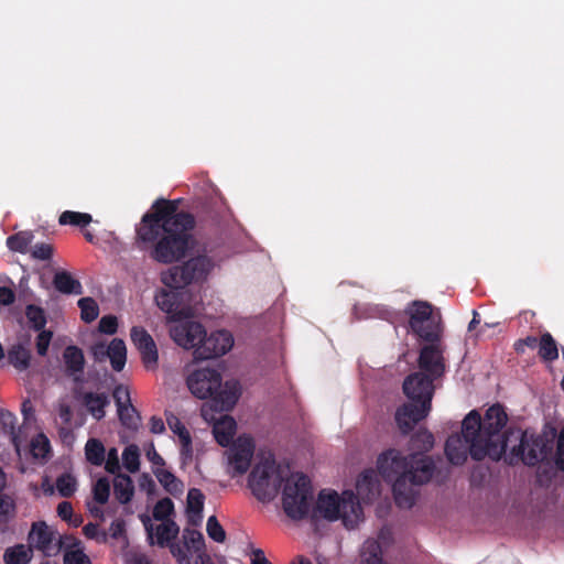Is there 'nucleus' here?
I'll return each mask as SVG.
<instances>
[{"instance_id":"nucleus-21","label":"nucleus","mask_w":564,"mask_h":564,"mask_svg":"<svg viewBox=\"0 0 564 564\" xmlns=\"http://www.w3.org/2000/svg\"><path fill=\"white\" fill-rule=\"evenodd\" d=\"M237 423L234 420V417L223 414L213 426V434L216 440V442L223 446L227 447L229 446L234 440V436L236 434Z\"/></svg>"},{"instance_id":"nucleus-18","label":"nucleus","mask_w":564,"mask_h":564,"mask_svg":"<svg viewBox=\"0 0 564 564\" xmlns=\"http://www.w3.org/2000/svg\"><path fill=\"white\" fill-rule=\"evenodd\" d=\"M140 520L142 521L144 529L148 533V539L151 545L154 544L153 539V524L151 519L147 514L140 516ZM180 532L178 525L173 520L163 521L161 524L155 528V543L160 546H165L176 539Z\"/></svg>"},{"instance_id":"nucleus-31","label":"nucleus","mask_w":564,"mask_h":564,"mask_svg":"<svg viewBox=\"0 0 564 564\" xmlns=\"http://www.w3.org/2000/svg\"><path fill=\"white\" fill-rule=\"evenodd\" d=\"M362 564H383L382 547L379 541L368 539L365 541L361 550Z\"/></svg>"},{"instance_id":"nucleus-40","label":"nucleus","mask_w":564,"mask_h":564,"mask_svg":"<svg viewBox=\"0 0 564 564\" xmlns=\"http://www.w3.org/2000/svg\"><path fill=\"white\" fill-rule=\"evenodd\" d=\"M77 304L80 308V318L85 323H91L98 317L99 306L93 297H82Z\"/></svg>"},{"instance_id":"nucleus-28","label":"nucleus","mask_w":564,"mask_h":564,"mask_svg":"<svg viewBox=\"0 0 564 564\" xmlns=\"http://www.w3.org/2000/svg\"><path fill=\"white\" fill-rule=\"evenodd\" d=\"M108 358L112 369L118 372L121 371L127 361V348L124 341L120 338H113L108 345Z\"/></svg>"},{"instance_id":"nucleus-45","label":"nucleus","mask_w":564,"mask_h":564,"mask_svg":"<svg viewBox=\"0 0 564 564\" xmlns=\"http://www.w3.org/2000/svg\"><path fill=\"white\" fill-rule=\"evenodd\" d=\"M122 459L124 467L130 473H135L140 468V453L139 448L134 445L128 446L122 453Z\"/></svg>"},{"instance_id":"nucleus-36","label":"nucleus","mask_w":564,"mask_h":564,"mask_svg":"<svg viewBox=\"0 0 564 564\" xmlns=\"http://www.w3.org/2000/svg\"><path fill=\"white\" fill-rule=\"evenodd\" d=\"M539 356L544 361H553L558 358V349L556 341L550 333L541 336L539 341Z\"/></svg>"},{"instance_id":"nucleus-33","label":"nucleus","mask_w":564,"mask_h":564,"mask_svg":"<svg viewBox=\"0 0 564 564\" xmlns=\"http://www.w3.org/2000/svg\"><path fill=\"white\" fill-rule=\"evenodd\" d=\"M106 448L97 438H89L85 445V456L87 462L94 466H101L105 462Z\"/></svg>"},{"instance_id":"nucleus-11","label":"nucleus","mask_w":564,"mask_h":564,"mask_svg":"<svg viewBox=\"0 0 564 564\" xmlns=\"http://www.w3.org/2000/svg\"><path fill=\"white\" fill-rule=\"evenodd\" d=\"M517 434L519 444L513 446L510 455L506 457L509 465L522 462L524 465L533 467L550 454L552 447L544 436L528 430H519Z\"/></svg>"},{"instance_id":"nucleus-43","label":"nucleus","mask_w":564,"mask_h":564,"mask_svg":"<svg viewBox=\"0 0 564 564\" xmlns=\"http://www.w3.org/2000/svg\"><path fill=\"white\" fill-rule=\"evenodd\" d=\"M174 513V503L172 499L165 497L160 499L153 508V518L158 521L170 520V516Z\"/></svg>"},{"instance_id":"nucleus-58","label":"nucleus","mask_w":564,"mask_h":564,"mask_svg":"<svg viewBox=\"0 0 564 564\" xmlns=\"http://www.w3.org/2000/svg\"><path fill=\"white\" fill-rule=\"evenodd\" d=\"M57 514L64 521H70L73 516V506L68 501H62L57 506Z\"/></svg>"},{"instance_id":"nucleus-44","label":"nucleus","mask_w":564,"mask_h":564,"mask_svg":"<svg viewBox=\"0 0 564 564\" xmlns=\"http://www.w3.org/2000/svg\"><path fill=\"white\" fill-rule=\"evenodd\" d=\"M76 479L70 474H64L56 479L58 494L64 498H69L76 491Z\"/></svg>"},{"instance_id":"nucleus-24","label":"nucleus","mask_w":564,"mask_h":564,"mask_svg":"<svg viewBox=\"0 0 564 564\" xmlns=\"http://www.w3.org/2000/svg\"><path fill=\"white\" fill-rule=\"evenodd\" d=\"M63 359L65 362L66 373L73 376L77 380V375H82L85 368L84 352L77 346L70 345L64 349Z\"/></svg>"},{"instance_id":"nucleus-57","label":"nucleus","mask_w":564,"mask_h":564,"mask_svg":"<svg viewBox=\"0 0 564 564\" xmlns=\"http://www.w3.org/2000/svg\"><path fill=\"white\" fill-rule=\"evenodd\" d=\"M91 354L96 361H104L106 358H108L109 355L108 346H106L104 343H97L93 345Z\"/></svg>"},{"instance_id":"nucleus-10","label":"nucleus","mask_w":564,"mask_h":564,"mask_svg":"<svg viewBox=\"0 0 564 564\" xmlns=\"http://www.w3.org/2000/svg\"><path fill=\"white\" fill-rule=\"evenodd\" d=\"M410 330L423 341H440L442 337L441 321L434 315L433 305L425 301H413L406 308Z\"/></svg>"},{"instance_id":"nucleus-4","label":"nucleus","mask_w":564,"mask_h":564,"mask_svg":"<svg viewBox=\"0 0 564 564\" xmlns=\"http://www.w3.org/2000/svg\"><path fill=\"white\" fill-rule=\"evenodd\" d=\"M189 391L198 399H209L202 406V414L209 420L208 412H228L237 403L241 388L237 380H228L223 383L221 375L213 368H199L194 370L186 380ZM210 420H215L210 416Z\"/></svg>"},{"instance_id":"nucleus-20","label":"nucleus","mask_w":564,"mask_h":564,"mask_svg":"<svg viewBox=\"0 0 564 564\" xmlns=\"http://www.w3.org/2000/svg\"><path fill=\"white\" fill-rule=\"evenodd\" d=\"M165 416L170 430L178 437L182 458L184 460L191 459L193 456V445L188 430L175 414L166 413Z\"/></svg>"},{"instance_id":"nucleus-34","label":"nucleus","mask_w":564,"mask_h":564,"mask_svg":"<svg viewBox=\"0 0 564 564\" xmlns=\"http://www.w3.org/2000/svg\"><path fill=\"white\" fill-rule=\"evenodd\" d=\"M8 359L15 369L23 371L30 366L31 352L22 345H18L9 350Z\"/></svg>"},{"instance_id":"nucleus-48","label":"nucleus","mask_w":564,"mask_h":564,"mask_svg":"<svg viewBox=\"0 0 564 564\" xmlns=\"http://www.w3.org/2000/svg\"><path fill=\"white\" fill-rule=\"evenodd\" d=\"M554 465L557 470L564 471V426L560 430L556 438Z\"/></svg>"},{"instance_id":"nucleus-26","label":"nucleus","mask_w":564,"mask_h":564,"mask_svg":"<svg viewBox=\"0 0 564 564\" xmlns=\"http://www.w3.org/2000/svg\"><path fill=\"white\" fill-rule=\"evenodd\" d=\"M54 288L63 294H82L83 286L80 282L73 278L67 271H57L53 278Z\"/></svg>"},{"instance_id":"nucleus-59","label":"nucleus","mask_w":564,"mask_h":564,"mask_svg":"<svg viewBox=\"0 0 564 564\" xmlns=\"http://www.w3.org/2000/svg\"><path fill=\"white\" fill-rule=\"evenodd\" d=\"M109 532H110L111 538H113V539H119L120 536H122L126 532L124 521L121 519H117V520L112 521L110 524V528H109Z\"/></svg>"},{"instance_id":"nucleus-55","label":"nucleus","mask_w":564,"mask_h":564,"mask_svg":"<svg viewBox=\"0 0 564 564\" xmlns=\"http://www.w3.org/2000/svg\"><path fill=\"white\" fill-rule=\"evenodd\" d=\"M104 463H105V469L108 473L116 474V475L118 474V471L120 470V464H119L116 448H111L108 452V457H107L106 462H104Z\"/></svg>"},{"instance_id":"nucleus-25","label":"nucleus","mask_w":564,"mask_h":564,"mask_svg":"<svg viewBox=\"0 0 564 564\" xmlns=\"http://www.w3.org/2000/svg\"><path fill=\"white\" fill-rule=\"evenodd\" d=\"M205 496L200 489L191 488L187 492L188 521L193 525L199 524L204 509Z\"/></svg>"},{"instance_id":"nucleus-17","label":"nucleus","mask_w":564,"mask_h":564,"mask_svg":"<svg viewBox=\"0 0 564 564\" xmlns=\"http://www.w3.org/2000/svg\"><path fill=\"white\" fill-rule=\"evenodd\" d=\"M131 340L137 349L140 351L142 362L149 370L158 367V348L151 335L140 326H134L131 329Z\"/></svg>"},{"instance_id":"nucleus-13","label":"nucleus","mask_w":564,"mask_h":564,"mask_svg":"<svg viewBox=\"0 0 564 564\" xmlns=\"http://www.w3.org/2000/svg\"><path fill=\"white\" fill-rule=\"evenodd\" d=\"M234 346V337L228 330H216L207 336L205 333L202 341L194 350L197 360L218 358L227 354Z\"/></svg>"},{"instance_id":"nucleus-7","label":"nucleus","mask_w":564,"mask_h":564,"mask_svg":"<svg viewBox=\"0 0 564 564\" xmlns=\"http://www.w3.org/2000/svg\"><path fill=\"white\" fill-rule=\"evenodd\" d=\"M213 268L214 262L208 256H197L162 272L161 281L170 289L180 290L193 283L204 282Z\"/></svg>"},{"instance_id":"nucleus-8","label":"nucleus","mask_w":564,"mask_h":564,"mask_svg":"<svg viewBox=\"0 0 564 564\" xmlns=\"http://www.w3.org/2000/svg\"><path fill=\"white\" fill-rule=\"evenodd\" d=\"M313 491L310 478L301 473L293 474L284 485L282 495L283 510L293 520L306 518L310 511Z\"/></svg>"},{"instance_id":"nucleus-60","label":"nucleus","mask_w":564,"mask_h":564,"mask_svg":"<svg viewBox=\"0 0 564 564\" xmlns=\"http://www.w3.org/2000/svg\"><path fill=\"white\" fill-rule=\"evenodd\" d=\"M170 551L172 555L177 560L178 563H183L184 561H187V553L188 551L186 546H182L177 543H171L170 544Z\"/></svg>"},{"instance_id":"nucleus-16","label":"nucleus","mask_w":564,"mask_h":564,"mask_svg":"<svg viewBox=\"0 0 564 564\" xmlns=\"http://www.w3.org/2000/svg\"><path fill=\"white\" fill-rule=\"evenodd\" d=\"M254 442L250 436H239L228 449V464L234 475H243L250 467Z\"/></svg>"},{"instance_id":"nucleus-46","label":"nucleus","mask_w":564,"mask_h":564,"mask_svg":"<svg viewBox=\"0 0 564 564\" xmlns=\"http://www.w3.org/2000/svg\"><path fill=\"white\" fill-rule=\"evenodd\" d=\"M206 531L208 536L218 543H224L226 540V532L223 525L217 520L216 516H210L207 519Z\"/></svg>"},{"instance_id":"nucleus-38","label":"nucleus","mask_w":564,"mask_h":564,"mask_svg":"<svg viewBox=\"0 0 564 564\" xmlns=\"http://www.w3.org/2000/svg\"><path fill=\"white\" fill-rule=\"evenodd\" d=\"M118 416L121 424L129 430L137 431L141 424V415L132 404L118 410Z\"/></svg>"},{"instance_id":"nucleus-64","label":"nucleus","mask_w":564,"mask_h":564,"mask_svg":"<svg viewBox=\"0 0 564 564\" xmlns=\"http://www.w3.org/2000/svg\"><path fill=\"white\" fill-rule=\"evenodd\" d=\"M58 414H59V417L63 421V423L66 424V425H69V423L72 421V416H73V413H72V410H70L69 405L62 404L59 406Z\"/></svg>"},{"instance_id":"nucleus-23","label":"nucleus","mask_w":564,"mask_h":564,"mask_svg":"<svg viewBox=\"0 0 564 564\" xmlns=\"http://www.w3.org/2000/svg\"><path fill=\"white\" fill-rule=\"evenodd\" d=\"M82 402L91 416L100 421L106 415L105 409L110 404V399L104 392H85L82 397Z\"/></svg>"},{"instance_id":"nucleus-14","label":"nucleus","mask_w":564,"mask_h":564,"mask_svg":"<svg viewBox=\"0 0 564 564\" xmlns=\"http://www.w3.org/2000/svg\"><path fill=\"white\" fill-rule=\"evenodd\" d=\"M29 545L43 552L46 556L62 551L65 536L52 531L44 522L34 523L28 536Z\"/></svg>"},{"instance_id":"nucleus-35","label":"nucleus","mask_w":564,"mask_h":564,"mask_svg":"<svg viewBox=\"0 0 564 564\" xmlns=\"http://www.w3.org/2000/svg\"><path fill=\"white\" fill-rule=\"evenodd\" d=\"M31 231H19L7 238V246L11 251L25 253L33 241Z\"/></svg>"},{"instance_id":"nucleus-15","label":"nucleus","mask_w":564,"mask_h":564,"mask_svg":"<svg viewBox=\"0 0 564 564\" xmlns=\"http://www.w3.org/2000/svg\"><path fill=\"white\" fill-rule=\"evenodd\" d=\"M205 335V328L198 322L178 319L170 327L171 338L185 349H196Z\"/></svg>"},{"instance_id":"nucleus-9","label":"nucleus","mask_w":564,"mask_h":564,"mask_svg":"<svg viewBox=\"0 0 564 564\" xmlns=\"http://www.w3.org/2000/svg\"><path fill=\"white\" fill-rule=\"evenodd\" d=\"M282 482L283 477L273 456L256 464L248 478L253 496L262 502L271 501L278 495Z\"/></svg>"},{"instance_id":"nucleus-62","label":"nucleus","mask_w":564,"mask_h":564,"mask_svg":"<svg viewBox=\"0 0 564 564\" xmlns=\"http://www.w3.org/2000/svg\"><path fill=\"white\" fill-rule=\"evenodd\" d=\"M0 421L4 427H10L14 430L15 416L9 411L0 412Z\"/></svg>"},{"instance_id":"nucleus-30","label":"nucleus","mask_w":564,"mask_h":564,"mask_svg":"<svg viewBox=\"0 0 564 564\" xmlns=\"http://www.w3.org/2000/svg\"><path fill=\"white\" fill-rule=\"evenodd\" d=\"M33 555L30 545L18 544L6 550L3 560L6 564H28Z\"/></svg>"},{"instance_id":"nucleus-53","label":"nucleus","mask_w":564,"mask_h":564,"mask_svg":"<svg viewBox=\"0 0 564 564\" xmlns=\"http://www.w3.org/2000/svg\"><path fill=\"white\" fill-rule=\"evenodd\" d=\"M54 249L50 243H36L32 250V257L37 260H50L53 256Z\"/></svg>"},{"instance_id":"nucleus-41","label":"nucleus","mask_w":564,"mask_h":564,"mask_svg":"<svg viewBox=\"0 0 564 564\" xmlns=\"http://www.w3.org/2000/svg\"><path fill=\"white\" fill-rule=\"evenodd\" d=\"M183 538L187 550L193 549L194 552L198 553L205 549V540L202 532L194 529H185Z\"/></svg>"},{"instance_id":"nucleus-56","label":"nucleus","mask_w":564,"mask_h":564,"mask_svg":"<svg viewBox=\"0 0 564 564\" xmlns=\"http://www.w3.org/2000/svg\"><path fill=\"white\" fill-rule=\"evenodd\" d=\"M15 292L7 286H0V304L3 306H9L15 301Z\"/></svg>"},{"instance_id":"nucleus-37","label":"nucleus","mask_w":564,"mask_h":564,"mask_svg":"<svg viewBox=\"0 0 564 564\" xmlns=\"http://www.w3.org/2000/svg\"><path fill=\"white\" fill-rule=\"evenodd\" d=\"M93 221L90 214L65 210L59 215L58 223L62 226L70 225L84 228Z\"/></svg>"},{"instance_id":"nucleus-49","label":"nucleus","mask_w":564,"mask_h":564,"mask_svg":"<svg viewBox=\"0 0 564 564\" xmlns=\"http://www.w3.org/2000/svg\"><path fill=\"white\" fill-rule=\"evenodd\" d=\"M112 397L117 405V411L128 406V404H131L129 389L122 384H119L115 388Z\"/></svg>"},{"instance_id":"nucleus-51","label":"nucleus","mask_w":564,"mask_h":564,"mask_svg":"<svg viewBox=\"0 0 564 564\" xmlns=\"http://www.w3.org/2000/svg\"><path fill=\"white\" fill-rule=\"evenodd\" d=\"M39 332L40 333L36 337V351L40 356L44 357L47 354L48 346L53 337V333L46 329H42Z\"/></svg>"},{"instance_id":"nucleus-12","label":"nucleus","mask_w":564,"mask_h":564,"mask_svg":"<svg viewBox=\"0 0 564 564\" xmlns=\"http://www.w3.org/2000/svg\"><path fill=\"white\" fill-rule=\"evenodd\" d=\"M426 343L420 349L417 365L421 371L419 372L431 380V384L434 386V381L442 377L446 369L444 347L441 340Z\"/></svg>"},{"instance_id":"nucleus-1","label":"nucleus","mask_w":564,"mask_h":564,"mask_svg":"<svg viewBox=\"0 0 564 564\" xmlns=\"http://www.w3.org/2000/svg\"><path fill=\"white\" fill-rule=\"evenodd\" d=\"M181 199L158 198L135 228L140 251L161 264L180 262L195 245V217L180 210Z\"/></svg>"},{"instance_id":"nucleus-6","label":"nucleus","mask_w":564,"mask_h":564,"mask_svg":"<svg viewBox=\"0 0 564 564\" xmlns=\"http://www.w3.org/2000/svg\"><path fill=\"white\" fill-rule=\"evenodd\" d=\"M316 510L328 521L341 519L347 529H354L362 519V508L351 490L344 491L340 497L336 491L322 490Z\"/></svg>"},{"instance_id":"nucleus-50","label":"nucleus","mask_w":564,"mask_h":564,"mask_svg":"<svg viewBox=\"0 0 564 564\" xmlns=\"http://www.w3.org/2000/svg\"><path fill=\"white\" fill-rule=\"evenodd\" d=\"M6 486V475L0 468V491ZM13 510V505L0 495V521H7L8 516Z\"/></svg>"},{"instance_id":"nucleus-22","label":"nucleus","mask_w":564,"mask_h":564,"mask_svg":"<svg viewBox=\"0 0 564 564\" xmlns=\"http://www.w3.org/2000/svg\"><path fill=\"white\" fill-rule=\"evenodd\" d=\"M65 540L64 547L62 549L64 552V564H91L89 556L82 547L80 540L73 536H65Z\"/></svg>"},{"instance_id":"nucleus-29","label":"nucleus","mask_w":564,"mask_h":564,"mask_svg":"<svg viewBox=\"0 0 564 564\" xmlns=\"http://www.w3.org/2000/svg\"><path fill=\"white\" fill-rule=\"evenodd\" d=\"M356 489L358 495L367 497L368 499L376 495L378 491V480L372 469L364 470L359 475Z\"/></svg>"},{"instance_id":"nucleus-61","label":"nucleus","mask_w":564,"mask_h":564,"mask_svg":"<svg viewBox=\"0 0 564 564\" xmlns=\"http://www.w3.org/2000/svg\"><path fill=\"white\" fill-rule=\"evenodd\" d=\"M150 431L153 434H161L165 431L164 422L161 417L152 416L150 419Z\"/></svg>"},{"instance_id":"nucleus-3","label":"nucleus","mask_w":564,"mask_h":564,"mask_svg":"<svg viewBox=\"0 0 564 564\" xmlns=\"http://www.w3.org/2000/svg\"><path fill=\"white\" fill-rule=\"evenodd\" d=\"M434 446V436L425 429L419 430L410 440L412 454L404 456L390 448L379 455L377 468L381 477L392 484V492L398 507L410 509L414 506L417 488L429 482L435 464L424 455Z\"/></svg>"},{"instance_id":"nucleus-54","label":"nucleus","mask_w":564,"mask_h":564,"mask_svg":"<svg viewBox=\"0 0 564 564\" xmlns=\"http://www.w3.org/2000/svg\"><path fill=\"white\" fill-rule=\"evenodd\" d=\"M83 532L86 538L97 540L98 542L105 543L107 541L106 532H100L97 523L88 522L84 528Z\"/></svg>"},{"instance_id":"nucleus-63","label":"nucleus","mask_w":564,"mask_h":564,"mask_svg":"<svg viewBox=\"0 0 564 564\" xmlns=\"http://www.w3.org/2000/svg\"><path fill=\"white\" fill-rule=\"evenodd\" d=\"M251 564H271L261 549L252 550Z\"/></svg>"},{"instance_id":"nucleus-42","label":"nucleus","mask_w":564,"mask_h":564,"mask_svg":"<svg viewBox=\"0 0 564 564\" xmlns=\"http://www.w3.org/2000/svg\"><path fill=\"white\" fill-rule=\"evenodd\" d=\"M94 500L99 505L107 503L110 496V482L107 477H100L93 486Z\"/></svg>"},{"instance_id":"nucleus-52","label":"nucleus","mask_w":564,"mask_h":564,"mask_svg":"<svg viewBox=\"0 0 564 564\" xmlns=\"http://www.w3.org/2000/svg\"><path fill=\"white\" fill-rule=\"evenodd\" d=\"M98 329L102 334L113 335L118 329V321L113 315L102 316L98 323Z\"/></svg>"},{"instance_id":"nucleus-5","label":"nucleus","mask_w":564,"mask_h":564,"mask_svg":"<svg viewBox=\"0 0 564 564\" xmlns=\"http://www.w3.org/2000/svg\"><path fill=\"white\" fill-rule=\"evenodd\" d=\"M402 388L410 401L397 409L394 420L400 432L406 435L431 412L434 386L422 373L413 372L404 379Z\"/></svg>"},{"instance_id":"nucleus-2","label":"nucleus","mask_w":564,"mask_h":564,"mask_svg":"<svg viewBox=\"0 0 564 564\" xmlns=\"http://www.w3.org/2000/svg\"><path fill=\"white\" fill-rule=\"evenodd\" d=\"M508 415L499 403L491 405L481 417L471 410L462 422V433L448 436L445 443L447 459L454 465H463L468 455L474 460L486 457L498 462L506 454L512 431H503Z\"/></svg>"},{"instance_id":"nucleus-47","label":"nucleus","mask_w":564,"mask_h":564,"mask_svg":"<svg viewBox=\"0 0 564 564\" xmlns=\"http://www.w3.org/2000/svg\"><path fill=\"white\" fill-rule=\"evenodd\" d=\"M31 451L35 457L45 458L51 451L47 437L43 434L35 437L31 443Z\"/></svg>"},{"instance_id":"nucleus-27","label":"nucleus","mask_w":564,"mask_h":564,"mask_svg":"<svg viewBox=\"0 0 564 564\" xmlns=\"http://www.w3.org/2000/svg\"><path fill=\"white\" fill-rule=\"evenodd\" d=\"M113 492L121 503H129L134 495V486L130 476L118 473L113 479Z\"/></svg>"},{"instance_id":"nucleus-19","label":"nucleus","mask_w":564,"mask_h":564,"mask_svg":"<svg viewBox=\"0 0 564 564\" xmlns=\"http://www.w3.org/2000/svg\"><path fill=\"white\" fill-rule=\"evenodd\" d=\"M156 305L169 315L170 321L176 322L187 317L185 308L180 307V295L175 289L161 290L155 295Z\"/></svg>"},{"instance_id":"nucleus-39","label":"nucleus","mask_w":564,"mask_h":564,"mask_svg":"<svg viewBox=\"0 0 564 564\" xmlns=\"http://www.w3.org/2000/svg\"><path fill=\"white\" fill-rule=\"evenodd\" d=\"M25 316L34 330L44 329L47 321L45 311L41 306L28 304L25 306Z\"/></svg>"},{"instance_id":"nucleus-32","label":"nucleus","mask_w":564,"mask_h":564,"mask_svg":"<svg viewBox=\"0 0 564 564\" xmlns=\"http://www.w3.org/2000/svg\"><path fill=\"white\" fill-rule=\"evenodd\" d=\"M155 477L158 478L159 482L164 487V489L170 492L171 495H176L182 492L183 490V484L181 480H178L171 471L158 467L153 470Z\"/></svg>"}]
</instances>
